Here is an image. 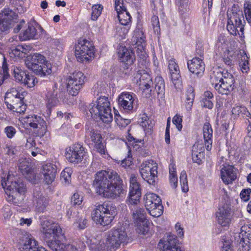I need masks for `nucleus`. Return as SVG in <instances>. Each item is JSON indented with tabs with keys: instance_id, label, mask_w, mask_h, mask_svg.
Segmentation results:
<instances>
[{
	"instance_id": "30",
	"label": "nucleus",
	"mask_w": 251,
	"mask_h": 251,
	"mask_svg": "<svg viewBox=\"0 0 251 251\" xmlns=\"http://www.w3.org/2000/svg\"><path fill=\"white\" fill-rule=\"evenodd\" d=\"M34 197L36 211L40 213L44 212L49 205V199L38 193H34Z\"/></svg>"
},
{
	"instance_id": "57",
	"label": "nucleus",
	"mask_w": 251,
	"mask_h": 251,
	"mask_svg": "<svg viewBox=\"0 0 251 251\" xmlns=\"http://www.w3.org/2000/svg\"><path fill=\"white\" fill-rule=\"evenodd\" d=\"M151 23L154 32H159L160 28L158 17L155 15L153 16L151 18Z\"/></svg>"
},
{
	"instance_id": "27",
	"label": "nucleus",
	"mask_w": 251,
	"mask_h": 251,
	"mask_svg": "<svg viewBox=\"0 0 251 251\" xmlns=\"http://www.w3.org/2000/svg\"><path fill=\"white\" fill-rule=\"evenodd\" d=\"M63 238H64V235L62 238H57L51 244H50L49 247L53 251H78L74 245L61 243V240Z\"/></svg>"
},
{
	"instance_id": "51",
	"label": "nucleus",
	"mask_w": 251,
	"mask_h": 251,
	"mask_svg": "<svg viewBox=\"0 0 251 251\" xmlns=\"http://www.w3.org/2000/svg\"><path fill=\"white\" fill-rule=\"evenodd\" d=\"M95 148L96 149L97 151L99 152L101 154H105L106 153V146L105 143L104 142H103L102 140H100L98 141V143H95L94 146Z\"/></svg>"
},
{
	"instance_id": "50",
	"label": "nucleus",
	"mask_w": 251,
	"mask_h": 251,
	"mask_svg": "<svg viewBox=\"0 0 251 251\" xmlns=\"http://www.w3.org/2000/svg\"><path fill=\"white\" fill-rule=\"evenodd\" d=\"M83 197L78 193H75L71 198V203L74 206L80 205L83 201Z\"/></svg>"
},
{
	"instance_id": "37",
	"label": "nucleus",
	"mask_w": 251,
	"mask_h": 251,
	"mask_svg": "<svg viewBox=\"0 0 251 251\" xmlns=\"http://www.w3.org/2000/svg\"><path fill=\"white\" fill-rule=\"evenodd\" d=\"M118 18L119 23L124 25H128L131 22V16L129 12L125 8V10H121L120 12L117 11Z\"/></svg>"
},
{
	"instance_id": "12",
	"label": "nucleus",
	"mask_w": 251,
	"mask_h": 251,
	"mask_svg": "<svg viewBox=\"0 0 251 251\" xmlns=\"http://www.w3.org/2000/svg\"><path fill=\"white\" fill-rule=\"evenodd\" d=\"M85 76L81 72H75L69 76L67 81V90L69 95H77L84 84Z\"/></svg>"
},
{
	"instance_id": "25",
	"label": "nucleus",
	"mask_w": 251,
	"mask_h": 251,
	"mask_svg": "<svg viewBox=\"0 0 251 251\" xmlns=\"http://www.w3.org/2000/svg\"><path fill=\"white\" fill-rule=\"evenodd\" d=\"M141 196V190L140 184L130 185L129 195L126 201V203L131 206L137 205Z\"/></svg>"
},
{
	"instance_id": "11",
	"label": "nucleus",
	"mask_w": 251,
	"mask_h": 251,
	"mask_svg": "<svg viewBox=\"0 0 251 251\" xmlns=\"http://www.w3.org/2000/svg\"><path fill=\"white\" fill-rule=\"evenodd\" d=\"M145 36L143 32L138 31L134 38L133 42L135 41L136 46V53L138 57L139 66L140 68L144 69L146 67L147 54L145 51L146 41Z\"/></svg>"
},
{
	"instance_id": "36",
	"label": "nucleus",
	"mask_w": 251,
	"mask_h": 251,
	"mask_svg": "<svg viewBox=\"0 0 251 251\" xmlns=\"http://www.w3.org/2000/svg\"><path fill=\"white\" fill-rule=\"evenodd\" d=\"M249 58L247 54L243 52L239 58V65L243 73H248L250 70Z\"/></svg>"
},
{
	"instance_id": "28",
	"label": "nucleus",
	"mask_w": 251,
	"mask_h": 251,
	"mask_svg": "<svg viewBox=\"0 0 251 251\" xmlns=\"http://www.w3.org/2000/svg\"><path fill=\"white\" fill-rule=\"evenodd\" d=\"M122 49V52H119L120 54L119 57L121 61L124 62L128 66L132 65L136 58L133 49L126 48V47H123Z\"/></svg>"
},
{
	"instance_id": "5",
	"label": "nucleus",
	"mask_w": 251,
	"mask_h": 251,
	"mask_svg": "<svg viewBox=\"0 0 251 251\" xmlns=\"http://www.w3.org/2000/svg\"><path fill=\"white\" fill-rule=\"evenodd\" d=\"M25 64L29 69L41 76L50 75L51 73L50 64L41 54L35 53L28 56Z\"/></svg>"
},
{
	"instance_id": "23",
	"label": "nucleus",
	"mask_w": 251,
	"mask_h": 251,
	"mask_svg": "<svg viewBox=\"0 0 251 251\" xmlns=\"http://www.w3.org/2000/svg\"><path fill=\"white\" fill-rule=\"evenodd\" d=\"M221 176L225 184L232 183L237 178V169L233 166H224L221 170Z\"/></svg>"
},
{
	"instance_id": "39",
	"label": "nucleus",
	"mask_w": 251,
	"mask_h": 251,
	"mask_svg": "<svg viewBox=\"0 0 251 251\" xmlns=\"http://www.w3.org/2000/svg\"><path fill=\"white\" fill-rule=\"evenodd\" d=\"M185 106L188 110L191 109L195 98L194 89L192 86L189 87L187 91Z\"/></svg>"
},
{
	"instance_id": "6",
	"label": "nucleus",
	"mask_w": 251,
	"mask_h": 251,
	"mask_svg": "<svg viewBox=\"0 0 251 251\" xmlns=\"http://www.w3.org/2000/svg\"><path fill=\"white\" fill-rule=\"evenodd\" d=\"M95 48L93 43L86 39L80 38L75 47V56L80 62H89L94 58Z\"/></svg>"
},
{
	"instance_id": "8",
	"label": "nucleus",
	"mask_w": 251,
	"mask_h": 251,
	"mask_svg": "<svg viewBox=\"0 0 251 251\" xmlns=\"http://www.w3.org/2000/svg\"><path fill=\"white\" fill-rule=\"evenodd\" d=\"M6 99L9 101H5V103L10 110L20 114L25 111L26 105L24 104L23 101L24 93H20L16 89L12 88L10 92L6 94Z\"/></svg>"
},
{
	"instance_id": "61",
	"label": "nucleus",
	"mask_w": 251,
	"mask_h": 251,
	"mask_svg": "<svg viewBox=\"0 0 251 251\" xmlns=\"http://www.w3.org/2000/svg\"><path fill=\"white\" fill-rule=\"evenodd\" d=\"M115 8L116 11L119 12L121 10H125L126 7L125 5L124 0H115Z\"/></svg>"
},
{
	"instance_id": "13",
	"label": "nucleus",
	"mask_w": 251,
	"mask_h": 251,
	"mask_svg": "<svg viewBox=\"0 0 251 251\" xmlns=\"http://www.w3.org/2000/svg\"><path fill=\"white\" fill-rule=\"evenodd\" d=\"M157 165L153 161H146L141 165L140 172L142 178L150 184H153L157 177Z\"/></svg>"
},
{
	"instance_id": "54",
	"label": "nucleus",
	"mask_w": 251,
	"mask_h": 251,
	"mask_svg": "<svg viewBox=\"0 0 251 251\" xmlns=\"http://www.w3.org/2000/svg\"><path fill=\"white\" fill-rule=\"evenodd\" d=\"M96 105H101L105 106L106 108H111L110 103L107 97L105 96L100 97L97 100Z\"/></svg>"
},
{
	"instance_id": "62",
	"label": "nucleus",
	"mask_w": 251,
	"mask_h": 251,
	"mask_svg": "<svg viewBox=\"0 0 251 251\" xmlns=\"http://www.w3.org/2000/svg\"><path fill=\"white\" fill-rule=\"evenodd\" d=\"M198 147V145L194 144L193 146L192 147V160L195 163H197L198 164H201V160L200 159V157H198V154H196L194 152L195 150L197 149V147Z\"/></svg>"
},
{
	"instance_id": "47",
	"label": "nucleus",
	"mask_w": 251,
	"mask_h": 251,
	"mask_svg": "<svg viewBox=\"0 0 251 251\" xmlns=\"http://www.w3.org/2000/svg\"><path fill=\"white\" fill-rule=\"evenodd\" d=\"M227 74H231L230 73H228L227 70H224L223 71H214L212 74V75L211 76V79H215L217 81H218V83H220L222 81V79H224L225 75L226 76Z\"/></svg>"
},
{
	"instance_id": "60",
	"label": "nucleus",
	"mask_w": 251,
	"mask_h": 251,
	"mask_svg": "<svg viewBox=\"0 0 251 251\" xmlns=\"http://www.w3.org/2000/svg\"><path fill=\"white\" fill-rule=\"evenodd\" d=\"M182 121L181 117L177 114L175 115L173 119V124L176 126V128L179 131H180L182 127Z\"/></svg>"
},
{
	"instance_id": "38",
	"label": "nucleus",
	"mask_w": 251,
	"mask_h": 251,
	"mask_svg": "<svg viewBox=\"0 0 251 251\" xmlns=\"http://www.w3.org/2000/svg\"><path fill=\"white\" fill-rule=\"evenodd\" d=\"M233 114L241 116L243 118H251V114L247 110V108L243 106H237L233 107L232 110Z\"/></svg>"
},
{
	"instance_id": "56",
	"label": "nucleus",
	"mask_w": 251,
	"mask_h": 251,
	"mask_svg": "<svg viewBox=\"0 0 251 251\" xmlns=\"http://www.w3.org/2000/svg\"><path fill=\"white\" fill-rule=\"evenodd\" d=\"M251 193V188L244 189L241 191L240 193V198L243 201H247L250 200Z\"/></svg>"
},
{
	"instance_id": "53",
	"label": "nucleus",
	"mask_w": 251,
	"mask_h": 251,
	"mask_svg": "<svg viewBox=\"0 0 251 251\" xmlns=\"http://www.w3.org/2000/svg\"><path fill=\"white\" fill-rule=\"evenodd\" d=\"M170 182L174 188H176L177 186V177L176 172L172 171L170 169Z\"/></svg>"
},
{
	"instance_id": "21",
	"label": "nucleus",
	"mask_w": 251,
	"mask_h": 251,
	"mask_svg": "<svg viewBox=\"0 0 251 251\" xmlns=\"http://www.w3.org/2000/svg\"><path fill=\"white\" fill-rule=\"evenodd\" d=\"M188 68L190 72L198 77L202 76L205 70V64L202 60L199 57H194L187 62Z\"/></svg>"
},
{
	"instance_id": "44",
	"label": "nucleus",
	"mask_w": 251,
	"mask_h": 251,
	"mask_svg": "<svg viewBox=\"0 0 251 251\" xmlns=\"http://www.w3.org/2000/svg\"><path fill=\"white\" fill-rule=\"evenodd\" d=\"M37 82V79L34 75L27 74L25 77L22 84H24L28 88H32Z\"/></svg>"
},
{
	"instance_id": "55",
	"label": "nucleus",
	"mask_w": 251,
	"mask_h": 251,
	"mask_svg": "<svg viewBox=\"0 0 251 251\" xmlns=\"http://www.w3.org/2000/svg\"><path fill=\"white\" fill-rule=\"evenodd\" d=\"M118 115L116 114L115 122L117 124L122 127H126L130 123V120L123 118L120 115H119V118H117Z\"/></svg>"
},
{
	"instance_id": "26",
	"label": "nucleus",
	"mask_w": 251,
	"mask_h": 251,
	"mask_svg": "<svg viewBox=\"0 0 251 251\" xmlns=\"http://www.w3.org/2000/svg\"><path fill=\"white\" fill-rule=\"evenodd\" d=\"M27 123L29 126L33 128H39L41 130L42 135L46 133L47 131L46 123L40 116L37 115L28 116L27 117Z\"/></svg>"
},
{
	"instance_id": "48",
	"label": "nucleus",
	"mask_w": 251,
	"mask_h": 251,
	"mask_svg": "<svg viewBox=\"0 0 251 251\" xmlns=\"http://www.w3.org/2000/svg\"><path fill=\"white\" fill-rule=\"evenodd\" d=\"M103 7L100 4L94 5L92 7L91 18L93 21L97 20L101 13Z\"/></svg>"
},
{
	"instance_id": "46",
	"label": "nucleus",
	"mask_w": 251,
	"mask_h": 251,
	"mask_svg": "<svg viewBox=\"0 0 251 251\" xmlns=\"http://www.w3.org/2000/svg\"><path fill=\"white\" fill-rule=\"evenodd\" d=\"M179 179L182 191L185 193L188 192L189 187L186 171H183L181 172L180 175Z\"/></svg>"
},
{
	"instance_id": "14",
	"label": "nucleus",
	"mask_w": 251,
	"mask_h": 251,
	"mask_svg": "<svg viewBox=\"0 0 251 251\" xmlns=\"http://www.w3.org/2000/svg\"><path fill=\"white\" fill-rule=\"evenodd\" d=\"M65 95L67 96L65 91L60 89H57L56 85H54L51 90H49L46 94V104L48 109L57 105L59 100L63 103H69L68 99H65Z\"/></svg>"
},
{
	"instance_id": "19",
	"label": "nucleus",
	"mask_w": 251,
	"mask_h": 251,
	"mask_svg": "<svg viewBox=\"0 0 251 251\" xmlns=\"http://www.w3.org/2000/svg\"><path fill=\"white\" fill-rule=\"evenodd\" d=\"M238 247L240 251H251V225L241 226Z\"/></svg>"
},
{
	"instance_id": "18",
	"label": "nucleus",
	"mask_w": 251,
	"mask_h": 251,
	"mask_svg": "<svg viewBox=\"0 0 251 251\" xmlns=\"http://www.w3.org/2000/svg\"><path fill=\"white\" fill-rule=\"evenodd\" d=\"M226 78L215 84V90L222 95H228L236 88L235 80L232 74H227Z\"/></svg>"
},
{
	"instance_id": "9",
	"label": "nucleus",
	"mask_w": 251,
	"mask_h": 251,
	"mask_svg": "<svg viewBox=\"0 0 251 251\" xmlns=\"http://www.w3.org/2000/svg\"><path fill=\"white\" fill-rule=\"evenodd\" d=\"M127 240V235L125 227L118 226L108 232L105 244L110 250H115L119 248L121 244L126 242Z\"/></svg>"
},
{
	"instance_id": "43",
	"label": "nucleus",
	"mask_w": 251,
	"mask_h": 251,
	"mask_svg": "<svg viewBox=\"0 0 251 251\" xmlns=\"http://www.w3.org/2000/svg\"><path fill=\"white\" fill-rule=\"evenodd\" d=\"M86 133L87 135L90 137L91 141L94 143H98L100 140H103L100 132L98 130L91 129L90 130L86 131Z\"/></svg>"
},
{
	"instance_id": "63",
	"label": "nucleus",
	"mask_w": 251,
	"mask_h": 251,
	"mask_svg": "<svg viewBox=\"0 0 251 251\" xmlns=\"http://www.w3.org/2000/svg\"><path fill=\"white\" fill-rule=\"evenodd\" d=\"M118 99H120V100L121 99V100H126L129 101H133V102L134 100L132 96L128 92H126L121 93L119 96Z\"/></svg>"
},
{
	"instance_id": "10",
	"label": "nucleus",
	"mask_w": 251,
	"mask_h": 251,
	"mask_svg": "<svg viewBox=\"0 0 251 251\" xmlns=\"http://www.w3.org/2000/svg\"><path fill=\"white\" fill-rule=\"evenodd\" d=\"M146 209L154 217L160 216L163 212V206L160 197L154 193H148L144 198Z\"/></svg>"
},
{
	"instance_id": "7",
	"label": "nucleus",
	"mask_w": 251,
	"mask_h": 251,
	"mask_svg": "<svg viewBox=\"0 0 251 251\" xmlns=\"http://www.w3.org/2000/svg\"><path fill=\"white\" fill-rule=\"evenodd\" d=\"M44 240L48 246L57 238H62L63 233L60 225L48 219L41 222Z\"/></svg>"
},
{
	"instance_id": "64",
	"label": "nucleus",
	"mask_w": 251,
	"mask_h": 251,
	"mask_svg": "<svg viewBox=\"0 0 251 251\" xmlns=\"http://www.w3.org/2000/svg\"><path fill=\"white\" fill-rule=\"evenodd\" d=\"M201 104L203 107L209 109H212L213 107V103L210 99H202L201 101Z\"/></svg>"
},
{
	"instance_id": "20",
	"label": "nucleus",
	"mask_w": 251,
	"mask_h": 251,
	"mask_svg": "<svg viewBox=\"0 0 251 251\" xmlns=\"http://www.w3.org/2000/svg\"><path fill=\"white\" fill-rule=\"evenodd\" d=\"M160 251H182L176 235L169 234L160 240L158 244Z\"/></svg>"
},
{
	"instance_id": "58",
	"label": "nucleus",
	"mask_w": 251,
	"mask_h": 251,
	"mask_svg": "<svg viewBox=\"0 0 251 251\" xmlns=\"http://www.w3.org/2000/svg\"><path fill=\"white\" fill-rule=\"evenodd\" d=\"M2 68L3 70V74L2 75L0 74V75H1L0 78V83H1V81L3 82L4 79H6L9 77V74L8 72L7 65L4 61L3 62Z\"/></svg>"
},
{
	"instance_id": "35",
	"label": "nucleus",
	"mask_w": 251,
	"mask_h": 251,
	"mask_svg": "<svg viewBox=\"0 0 251 251\" xmlns=\"http://www.w3.org/2000/svg\"><path fill=\"white\" fill-rule=\"evenodd\" d=\"M132 212V217L134 223H139L144 220H147L146 218V212L144 208L139 206L131 208Z\"/></svg>"
},
{
	"instance_id": "3",
	"label": "nucleus",
	"mask_w": 251,
	"mask_h": 251,
	"mask_svg": "<svg viewBox=\"0 0 251 251\" xmlns=\"http://www.w3.org/2000/svg\"><path fill=\"white\" fill-rule=\"evenodd\" d=\"M227 24L226 28L233 35L242 36L244 34L245 21L243 12L237 5L234 4L229 12H227Z\"/></svg>"
},
{
	"instance_id": "31",
	"label": "nucleus",
	"mask_w": 251,
	"mask_h": 251,
	"mask_svg": "<svg viewBox=\"0 0 251 251\" xmlns=\"http://www.w3.org/2000/svg\"><path fill=\"white\" fill-rule=\"evenodd\" d=\"M203 134L205 148L207 151H210L212 147L213 130L209 123L206 122L204 124Z\"/></svg>"
},
{
	"instance_id": "52",
	"label": "nucleus",
	"mask_w": 251,
	"mask_h": 251,
	"mask_svg": "<svg viewBox=\"0 0 251 251\" xmlns=\"http://www.w3.org/2000/svg\"><path fill=\"white\" fill-rule=\"evenodd\" d=\"M72 173V169L70 168H66L61 174V177L63 179L65 182H69L71 179Z\"/></svg>"
},
{
	"instance_id": "32",
	"label": "nucleus",
	"mask_w": 251,
	"mask_h": 251,
	"mask_svg": "<svg viewBox=\"0 0 251 251\" xmlns=\"http://www.w3.org/2000/svg\"><path fill=\"white\" fill-rule=\"evenodd\" d=\"M154 90H152V95L156 93L158 97L162 98L165 95V85L163 78L161 76L155 77L154 82Z\"/></svg>"
},
{
	"instance_id": "34",
	"label": "nucleus",
	"mask_w": 251,
	"mask_h": 251,
	"mask_svg": "<svg viewBox=\"0 0 251 251\" xmlns=\"http://www.w3.org/2000/svg\"><path fill=\"white\" fill-rule=\"evenodd\" d=\"M36 35V28L32 24H28L27 27L20 33V38L22 41L28 40L34 38Z\"/></svg>"
},
{
	"instance_id": "49",
	"label": "nucleus",
	"mask_w": 251,
	"mask_h": 251,
	"mask_svg": "<svg viewBox=\"0 0 251 251\" xmlns=\"http://www.w3.org/2000/svg\"><path fill=\"white\" fill-rule=\"evenodd\" d=\"M119 105L122 107L126 112H129L133 109V101H129L126 100H121L118 99Z\"/></svg>"
},
{
	"instance_id": "15",
	"label": "nucleus",
	"mask_w": 251,
	"mask_h": 251,
	"mask_svg": "<svg viewBox=\"0 0 251 251\" xmlns=\"http://www.w3.org/2000/svg\"><path fill=\"white\" fill-rule=\"evenodd\" d=\"M17 15L9 8H4L0 13V33L6 32L17 20Z\"/></svg>"
},
{
	"instance_id": "33",
	"label": "nucleus",
	"mask_w": 251,
	"mask_h": 251,
	"mask_svg": "<svg viewBox=\"0 0 251 251\" xmlns=\"http://www.w3.org/2000/svg\"><path fill=\"white\" fill-rule=\"evenodd\" d=\"M31 162L28 158H21L19 160L18 167L23 175L30 174L32 172Z\"/></svg>"
},
{
	"instance_id": "29",
	"label": "nucleus",
	"mask_w": 251,
	"mask_h": 251,
	"mask_svg": "<svg viewBox=\"0 0 251 251\" xmlns=\"http://www.w3.org/2000/svg\"><path fill=\"white\" fill-rule=\"evenodd\" d=\"M23 248L28 250V251H48L42 246H40L38 242L31 235L25 238Z\"/></svg>"
},
{
	"instance_id": "24",
	"label": "nucleus",
	"mask_w": 251,
	"mask_h": 251,
	"mask_svg": "<svg viewBox=\"0 0 251 251\" xmlns=\"http://www.w3.org/2000/svg\"><path fill=\"white\" fill-rule=\"evenodd\" d=\"M216 217L219 224L223 226H227L231 221L230 208L227 205L219 208Z\"/></svg>"
},
{
	"instance_id": "45",
	"label": "nucleus",
	"mask_w": 251,
	"mask_h": 251,
	"mask_svg": "<svg viewBox=\"0 0 251 251\" xmlns=\"http://www.w3.org/2000/svg\"><path fill=\"white\" fill-rule=\"evenodd\" d=\"M244 14L249 24L251 25V2L246 1L244 4Z\"/></svg>"
},
{
	"instance_id": "41",
	"label": "nucleus",
	"mask_w": 251,
	"mask_h": 251,
	"mask_svg": "<svg viewBox=\"0 0 251 251\" xmlns=\"http://www.w3.org/2000/svg\"><path fill=\"white\" fill-rule=\"evenodd\" d=\"M136 226V231L140 234L145 235L149 230L148 220H144L137 223H134Z\"/></svg>"
},
{
	"instance_id": "42",
	"label": "nucleus",
	"mask_w": 251,
	"mask_h": 251,
	"mask_svg": "<svg viewBox=\"0 0 251 251\" xmlns=\"http://www.w3.org/2000/svg\"><path fill=\"white\" fill-rule=\"evenodd\" d=\"M12 75H13L15 81L22 83L26 74L21 69L14 67L12 70Z\"/></svg>"
},
{
	"instance_id": "2",
	"label": "nucleus",
	"mask_w": 251,
	"mask_h": 251,
	"mask_svg": "<svg viewBox=\"0 0 251 251\" xmlns=\"http://www.w3.org/2000/svg\"><path fill=\"white\" fill-rule=\"evenodd\" d=\"M1 185L6 190L5 197L8 202L18 206L23 203L26 187L22 179L12 181L10 180L9 176H8L7 180H2Z\"/></svg>"
},
{
	"instance_id": "22",
	"label": "nucleus",
	"mask_w": 251,
	"mask_h": 251,
	"mask_svg": "<svg viewBox=\"0 0 251 251\" xmlns=\"http://www.w3.org/2000/svg\"><path fill=\"white\" fill-rule=\"evenodd\" d=\"M57 167L53 163H47L43 166L42 173L44 180L48 185L50 184L55 179Z\"/></svg>"
},
{
	"instance_id": "17",
	"label": "nucleus",
	"mask_w": 251,
	"mask_h": 251,
	"mask_svg": "<svg viewBox=\"0 0 251 251\" xmlns=\"http://www.w3.org/2000/svg\"><path fill=\"white\" fill-rule=\"evenodd\" d=\"M86 153L85 148L77 143L73 145L68 150L66 149L65 156L70 162L78 164L82 161Z\"/></svg>"
},
{
	"instance_id": "59",
	"label": "nucleus",
	"mask_w": 251,
	"mask_h": 251,
	"mask_svg": "<svg viewBox=\"0 0 251 251\" xmlns=\"http://www.w3.org/2000/svg\"><path fill=\"white\" fill-rule=\"evenodd\" d=\"M4 132L8 138H12L16 133L15 128L12 126H7L4 128Z\"/></svg>"
},
{
	"instance_id": "40",
	"label": "nucleus",
	"mask_w": 251,
	"mask_h": 251,
	"mask_svg": "<svg viewBox=\"0 0 251 251\" xmlns=\"http://www.w3.org/2000/svg\"><path fill=\"white\" fill-rule=\"evenodd\" d=\"M153 84L152 81L150 82L149 81L140 80L139 87L145 93V97L149 98L152 96V89H151V85Z\"/></svg>"
},
{
	"instance_id": "16",
	"label": "nucleus",
	"mask_w": 251,
	"mask_h": 251,
	"mask_svg": "<svg viewBox=\"0 0 251 251\" xmlns=\"http://www.w3.org/2000/svg\"><path fill=\"white\" fill-rule=\"evenodd\" d=\"M89 112L92 117L98 116L102 121L106 124L111 123L113 120V115L111 113V108H106L105 106L101 105H96L92 103L90 104Z\"/></svg>"
},
{
	"instance_id": "1",
	"label": "nucleus",
	"mask_w": 251,
	"mask_h": 251,
	"mask_svg": "<svg viewBox=\"0 0 251 251\" xmlns=\"http://www.w3.org/2000/svg\"><path fill=\"white\" fill-rule=\"evenodd\" d=\"M93 185L101 197L115 199L126 195L122 179L112 169L98 171L94 176Z\"/></svg>"
},
{
	"instance_id": "4",
	"label": "nucleus",
	"mask_w": 251,
	"mask_h": 251,
	"mask_svg": "<svg viewBox=\"0 0 251 251\" xmlns=\"http://www.w3.org/2000/svg\"><path fill=\"white\" fill-rule=\"evenodd\" d=\"M117 214L116 207L111 202H104L96 206L92 213V219L102 226L109 225Z\"/></svg>"
}]
</instances>
